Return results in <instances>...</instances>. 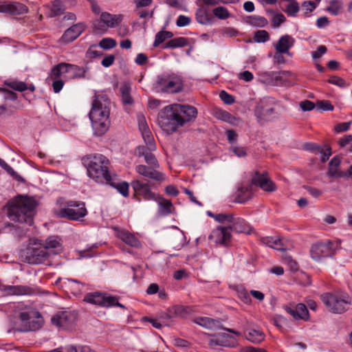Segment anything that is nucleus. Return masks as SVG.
<instances>
[{
	"mask_svg": "<svg viewBox=\"0 0 352 352\" xmlns=\"http://www.w3.org/2000/svg\"><path fill=\"white\" fill-rule=\"evenodd\" d=\"M244 334L246 339L253 343H260L265 339V334L261 330L246 329Z\"/></svg>",
	"mask_w": 352,
	"mask_h": 352,
	"instance_id": "obj_31",
	"label": "nucleus"
},
{
	"mask_svg": "<svg viewBox=\"0 0 352 352\" xmlns=\"http://www.w3.org/2000/svg\"><path fill=\"white\" fill-rule=\"evenodd\" d=\"M4 85L15 91L20 92L24 91L28 89V85L25 82L22 81L6 80Z\"/></svg>",
	"mask_w": 352,
	"mask_h": 352,
	"instance_id": "obj_38",
	"label": "nucleus"
},
{
	"mask_svg": "<svg viewBox=\"0 0 352 352\" xmlns=\"http://www.w3.org/2000/svg\"><path fill=\"white\" fill-rule=\"evenodd\" d=\"M247 22L252 25L263 28L267 24V20L260 16H250L247 18Z\"/></svg>",
	"mask_w": 352,
	"mask_h": 352,
	"instance_id": "obj_41",
	"label": "nucleus"
},
{
	"mask_svg": "<svg viewBox=\"0 0 352 352\" xmlns=\"http://www.w3.org/2000/svg\"><path fill=\"white\" fill-rule=\"evenodd\" d=\"M0 291L4 295H32L34 290L28 286L23 285H6L0 281Z\"/></svg>",
	"mask_w": 352,
	"mask_h": 352,
	"instance_id": "obj_17",
	"label": "nucleus"
},
{
	"mask_svg": "<svg viewBox=\"0 0 352 352\" xmlns=\"http://www.w3.org/2000/svg\"><path fill=\"white\" fill-rule=\"evenodd\" d=\"M351 121L347 122L339 123L335 126V131L337 133L344 132L349 130L350 125L351 124Z\"/></svg>",
	"mask_w": 352,
	"mask_h": 352,
	"instance_id": "obj_58",
	"label": "nucleus"
},
{
	"mask_svg": "<svg viewBox=\"0 0 352 352\" xmlns=\"http://www.w3.org/2000/svg\"><path fill=\"white\" fill-rule=\"evenodd\" d=\"M327 49L326 46L320 45L317 48V50L311 52L312 58L314 60L319 59L320 58H321V56L322 55H324L327 52Z\"/></svg>",
	"mask_w": 352,
	"mask_h": 352,
	"instance_id": "obj_51",
	"label": "nucleus"
},
{
	"mask_svg": "<svg viewBox=\"0 0 352 352\" xmlns=\"http://www.w3.org/2000/svg\"><path fill=\"white\" fill-rule=\"evenodd\" d=\"M118 237L125 243L132 247H138L140 245V241L137 239V238L126 230H120L118 232Z\"/></svg>",
	"mask_w": 352,
	"mask_h": 352,
	"instance_id": "obj_32",
	"label": "nucleus"
},
{
	"mask_svg": "<svg viewBox=\"0 0 352 352\" xmlns=\"http://www.w3.org/2000/svg\"><path fill=\"white\" fill-rule=\"evenodd\" d=\"M88 175L97 183L103 184L109 181V160L102 154L90 155L87 157Z\"/></svg>",
	"mask_w": 352,
	"mask_h": 352,
	"instance_id": "obj_5",
	"label": "nucleus"
},
{
	"mask_svg": "<svg viewBox=\"0 0 352 352\" xmlns=\"http://www.w3.org/2000/svg\"><path fill=\"white\" fill-rule=\"evenodd\" d=\"M303 188L308 191V192L311 195L314 197H318L321 195L322 192L320 190L309 186H304Z\"/></svg>",
	"mask_w": 352,
	"mask_h": 352,
	"instance_id": "obj_63",
	"label": "nucleus"
},
{
	"mask_svg": "<svg viewBox=\"0 0 352 352\" xmlns=\"http://www.w3.org/2000/svg\"><path fill=\"white\" fill-rule=\"evenodd\" d=\"M213 15L219 19L226 20L230 17L231 14L228 10L223 6H218L212 10Z\"/></svg>",
	"mask_w": 352,
	"mask_h": 352,
	"instance_id": "obj_40",
	"label": "nucleus"
},
{
	"mask_svg": "<svg viewBox=\"0 0 352 352\" xmlns=\"http://www.w3.org/2000/svg\"><path fill=\"white\" fill-rule=\"evenodd\" d=\"M68 72H72L73 78H87V73L88 72L87 67H80L75 65L67 63Z\"/></svg>",
	"mask_w": 352,
	"mask_h": 352,
	"instance_id": "obj_35",
	"label": "nucleus"
},
{
	"mask_svg": "<svg viewBox=\"0 0 352 352\" xmlns=\"http://www.w3.org/2000/svg\"><path fill=\"white\" fill-rule=\"evenodd\" d=\"M219 97L227 104H232L234 102V98L225 91L220 92Z\"/></svg>",
	"mask_w": 352,
	"mask_h": 352,
	"instance_id": "obj_53",
	"label": "nucleus"
},
{
	"mask_svg": "<svg viewBox=\"0 0 352 352\" xmlns=\"http://www.w3.org/2000/svg\"><path fill=\"white\" fill-rule=\"evenodd\" d=\"M122 18L123 16L122 14H111L107 12H104L100 14V19L109 28H113L119 24L122 21Z\"/></svg>",
	"mask_w": 352,
	"mask_h": 352,
	"instance_id": "obj_29",
	"label": "nucleus"
},
{
	"mask_svg": "<svg viewBox=\"0 0 352 352\" xmlns=\"http://www.w3.org/2000/svg\"><path fill=\"white\" fill-rule=\"evenodd\" d=\"M166 40L165 36L164 35V31L158 32L155 37V41L153 43L154 47H157L160 44L162 43Z\"/></svg>",
	"mask_w": 352,
	"mask_h": 352,
	"instance_id": "obj_60",
	"label": "nucleus"
},
{
	"mask_svg": "<svg viewBox=\"0 0 352 352\" xmlns=\"http://www.w3.org/2000/svg\"><path fill=\"white\" fill-rule=\"evenodd\" d=\"M83 301L102 307L113 306L126 309V307L118 302V297L111 296L107 293L94 292L85 295Z\"/></svg>",
	"mask_w": 352,
	"mask_h": 352,
	"instance_id": "obj_8",
	"label": "nucleus"
},
{
	"mask_svg": "<svg viewBox=\"0 0 352 352\" xmlns=\"http://www.w3.org/2000/svg\"><path fill=\"white\" fill-rule=\"evenodd\" d=\"M191 22V19L187 16L179 15L177 19L176 25L178 27H184L188 25Z\"/></svg>",
	"mask_w": 352,
	"mask_h": 352,
	"instance_id": "obj_55",
	"label": "nucleus"
},
{
	"mask_svg": "<svg viewBox=\"0 0 352 352\" xmlns=\"http://www.w3.org/2000/svg\"><path fill=\"white\" fill-rule=\"evenodd\" d=\"M65 73H68L67 63H60L52 69L50 76L52 78L58 79Z\"/></svg>",
	"mask_w": 352,
	"mask_h": 352,
	"instance_id": "obj_36",
	"label": "nucleus"
},
{
	"mask_svg": "<svg viewBox=\"0 0 352 352\" xmlns=\"http://www.w3.org/2000/svg\"><path fill=\"white\" fill-rule=\"evenodd\" d=\"M233 217L232 214L220 213L214 216V219L221 223H228L230 224L231 221H233Z\"/></svg>",
	"mask_w": 352,
	"mask_h": 352,
	"instance_id": "obj_46",
	"label": "nucleus"
},
{
	"mask_svg": "<svg viewBox=\"0 0 352 352\" xmlns=\"http://www.w3.org/2000/svg\"><path fill=\"white\" fill-rule=\"evenodd\" d=\"M47 256L48 253L43 247L28 248L21 252L23 260L34 265L43 263Z\"/></svg>",
	"mask_w": 352,
	"mask_h": 352,
	"instance_id": "obj_12",
	"label": "nucleus"
},
{
	"mask_svg": "<svg viewBox=\"0 0 352 352\" xmlns=\"http://www.w3.org/2000/svg\"><path fill=\"white\" fill-rule=\"evenodd\" d=\"M341 164V160L338 156L333 157L329 163L327 175L333 178H341L346 176L344 172L339 170L338 168Z\"/></svg>",
	"mask_w": 352,
	"mask_h": 352,
	"instance_id": "obj_25",
	"label": "nucleus"
},
{
	"mask_svg": "<svg viewBox=\"0 0 352 352\" xmlns=\"http://www.w3.org/2000/svg\"><path fill=\"white\" fill-rule=\"evenodd\" d=\"M328 82L331 84L336 85L340 87H344L346 86L345 80L343 78L338 77V76H332L328 80Z\"/></svg>",
	"mask_w": 352,
	"mask_h": 352,
	"instance_id": "obj_57",
	"label": "nucleus"
},
{
	"mask_svg": "<svg viewBox=\"0 0 352 352\" xmlns=\"http://www.w3.org/2000/svg\"><path fill=\"white\" fill-rule=\"evenodd\" d=\"M65 9V6L63 5L61 1L55 0L52 3L50 16L51 17H54L56 16L60 15L64 12Z\"/></svg>",
	"mask_w": 352,
	"mask_h": 352,
	"instance_id": "obj_39",
	"label": "nucleus"
},
{
	"mask_svg": "<svg viewBox=\"0 0 352 352\" xmlns=\"http://www.w3.org/2000/svg\"><path fill=\"white\" fill-rule=\"evenodd\" d=\"M189 42L188 39L185 37H177L170 39L168 42L165 43L163 48H177V47H182L188 45Z\"/></svg>",
	"mask_w": 352,
	"mask_h": 352,
	"instance_id": "obj_33",
	"label": "nucleus"
},
{
	"mask_svg": "<svg viewBox=\"0 0 352 352\" xmlns=\"http://www.w3.org/2000/svg\"><path fill=\"white\" fill-rule=\"evenodd\" d=\"M232 234L228 226H218L214 229L208 236V239L223 246H228L231 241Z\"/></svg>",
	"mask_w": 352,
	"mask_h": 352,
	"instance_id": "obj_13",
	"label": "nucleus"
},
{
	"mask_svg": "<svg viewBox=\"0 0 352 352\" xmlns=\"http://www.w3.org/2000/svg\"><path fill=\"white\" fill-rule=\"evenodd\" d=\"M230 151L239 157H245L247 155L245 148L242 146H232Z\"/></svg>",
	"mask_w": 352,
	"mask_h": 352,
	"instance_id": "obj_59",
	"label": "nucleus"
},
{
	"mask_svg": "<svg viewBox=\"0 0 352 352\" xmlns=\"http://www.w3.org/2000/svg\"><path fill=\"white\" fill-rule=\"evenodd\" d=\"M277 103L278 101L273 97L263 98L255 107V116L259 121L270 120L275 113L274 105Z\"/></svg>",
	"mask_w": 352,
	"mask_h": 352,
	"instance_id": "obj_11",
	"label": "nucleus"
},
{
	"mask_svg": "<svg viewBox=\"0 0 352 352\" xmlns=\"http://www.w3.org/2000/svg\"><path fill=\"white\" fill-rule=\"evenodd\" d=\"M196 322L201 327L213 330L221 329L222 327L219 320L206 317L197 318Z\"/></svg>",
	"mask_w": 352,
	"mask_h": 352,
	"instance_id": "obj_30",
	"label": "nucleus"
},
{
	"mask_svg": "<svg viewBox=\"0 0 352 352\" xmlns=\"http://www.w3.org/2000/svg\"><path fill=\"white\" fill-rule=\"evenodd\" d=\"M155 201L158 203V213L160 215L167 216L172 212L173 204L170 200L157 195Z\"/></svg>",
	"mask_w": 352,
	"mask_h": 352,
	"instance_id": "obj_28",
	"label": "nucleus"
},
{
	"mask_svg": "<svg viewBox=\"0 0 352 352\" xmlns=\"http://www.w3.org/2000/svg\"><path fill=\"white\" fill-rule=\"evenodd\" d=\"M85 25L78 23L67 29L63 34L61 39L65 43H70L76 39L85 30Z\"/></svg>",
	"mask_w": 352,
	"mask_h": 352,
	"instance_id": "obj_21",
	"label": "nucleus"
},
{
	"mask_svg": "<svg viewBox=\"0 0 352 352\" xmlns=\"http://www.w3.org/2000/svg\"><path fill=\"white\" fill-rule=\"evenodd\" d=\"M318 109L322 111H333L334 107L329 100H319L316 103Z\"/></svg>",
	"mask_w": 352,
	"mask_h": 352,
	"instance_id": "obj_49",
	"label": "nucleus"
},
{
	"mask_svg": "<svg viewBox=\"0 0 352 352\" xmlns=\"http://www.w3.org/2000/svg\"><path fill=\"white\" fill-rule=\"evenodd\" d=\"M230 232L232 230L236 233H250V228L245 221L241 218L233 217V221L228 226Z\"/></svg>",
	"mask_w": 352,
	"mask_h": 352,
	"instance_id": "obj_26",
	"label": "nucleus"
},
{
	"mask_svg": "<svg viewBox=\"0 0 352 352\" xmlns=\"http://www.w3.org/2000/svg\"><path fill=\"white\" fill-rule=\"evenodd\" d=\"M19 318L22 321L20 331H31L38 330L43 324L41 314L34 309L22 311L19 314Z\"/></svg>",
	"mask_w": 352,
	"mask_h": 352,
	"instance_id": "obj_10",
	"label": "nucleus"
},
{
	"mask_svg": "<svg viewBox=\"0 0 352 352\" xmlns=\"http://www.w3.org/2000/svg\"><path fill=\"white\" fill-rule=\"evenodd\" d=\"M87 214V210L84 202L68 201L65 203V207L60 209L58 216L61 218H66L72 221H78L85 217Z\"/></svg>",
	"mask_w": 352,
	"mask_h": 352,
	"instance_id": "obj_9",
	"label": "nucleus"
},
{
	"mask_svg": "<svg viewBox=\"0 0 352 352\" xmlns=\"http://www.w3.org/2000/svg\"><path fill=\"white\" fill-rule=\"evenodd\" d=\"M320 299L329 311L338 314L345 312L351 303L349 296L332 293L321 295Z\"/></svg>",
	"mask_w": 352,
	"mask_h": 352,
	"instance_id": "obj_7",
	"label": "nucleus"
},
{
	"mask_svg": "<svg viewBox=\"0 0 352 352\" xmlns=\"http://www.w3.org/2000/svg\"><path fill=\"white\" fill-rule=\"evenodd\" d=\"M333 243L328 242L327 243H318L311 246L310 254L311 256L315 261H320L322 257L330 256L332 254Z\"/></svg>",
	"mask_w": 352,
	"mask_h": 352,
	"instance_id": "obj_15",
	"label": "nucleus"
},
{
	"mask_svg": "<svg viewBox=\"0 0 352 352\" xmlns=\"http://www.w3.org/2000/svg\"><path fill=\"white\" fill-rule=\"evenodd\" d=\"M6 12L12 14H21L28 12V8L22 3H16L6 5Z\"/></svg>",
	"mask_w": 352,
	"mask_h": 352,
	"instance_id": "obj_37",
	"label": "nucleus"
},
{
	"mask_svg": "<svg viewBox=\"0 0 352 352\" xmlns=\"http://www.w3.org/2000/svg\"><path fill=\"white\" fill-rule=\"evenodd\" d=\"M261 188L263 190L267 192H274L276 190L275 184L268 177L267 173H260L255 172L252 177L251 182L246 186H241L238 188L235 201L243 204L252 198L253 186Z\"/></svg>",
	"mask_w": 352,
	"mask_h": 352,
	"instance_id": "obj_3",
	"label": "nucleus"
},
{
	"mask_svg": "<svg viewBox=\"0 0 352 352\" xmlns=\"http://www.w3.org/2000/svg\"><path fill=\"white\" fill-rule=\"evenodd\" d=\"M110 106V99L106 94L95 91L89 116L94 133L97 136L104 134L109 129Z\"/></svg>",
	"mask_w": 352,
	"mask_h": 352,
	"instance_id": "obj_1",
	"label": "nucleus"
},
{
	"mask_svg": "<svg viewBox=\"0 0 352 352\" xmlns=\"http://www.w3.org/2000/svg\"><path fill=\"white\" fill-rule=\"evenodd\" d=\"M116 45V40L111 38H102L100 43L99 46L104 50H110Z\"/></svg>",
	"mask_w": 352,
	"mask_h": 352,
	"instance_id": "obj_45",
	"label": "nucleus"
},
{
	"mask_svg": "<svg viewBox=\"0 0 352 352\" xmlns=\"http://www.w3.org/2000/svg\"><path fill=\"white\" fill-rule=\"evenodd\" d=\"M254 39L257 43H265L270 39V36L266 30H258L254 33Z\"/></svg>",
	"mask_w": 352,
	"mask_h": 352,
	"instance_id": "obj_44",
	"label": "nucleus"
},
{
	"mask_svg": "<svg viewBox=\"0 0 352 352\" xmlns=\"http://www.w3.org/2000/svg\"><path fill=\"white\" fill-rule=\"evenodd\" d=\"M296 43L295 38L291 35L285 34L281 36L277 43L274 45L276 51L279 54H285L289 56H292V54L289 52V49L292 48Z\"/></svg>",
	"mask_w": 352,
	"mask_h": 352,
	"instance_id": "obj_18",
	"label": "nucleus"
},
{
	"mask_svg": "<svg viewBox=\"0 0 352 352\" xmlns=\"http://www.w3.org/2000/svg\"><path fill=\"white\" fill-rule=\"evenodd\" d=\"M43 248H45V251L50 250L54 254H57L63 251L61 240L58 236L47 237Z\"/></svg>",
	"mask_w": 352,
	"mask_h": 352,
	"instance_id": "obj_24",
	"label": "nucleus"
},
{
	"mask_svg": "<svg viewBox=\"0 0 352 352\" xmlns=\"http://www.w3.org/2000/svg\"><path fill=\"white\" fill-rule=\"evenodd\" d=\"M122 94V100L125 104H131L133 102V100L131 96L130 91L131 88L129 85L124 84L120 88Z\"/></svg>",
	"mask_w": 352,
	"mask_h": 352,
	"instance_id": "obj_42",
	"label": "nucleus"
},
{
	"mask_svg": "<svg viewBox=\"0 0 352 352\" xmlns=\"http://www.w3.org/2000/svg\"><path fill=\"white\" fill-rule=\"evenodd\" d=\"M51 321L56 327L69 329L73 323L74 318L71 314L63 311L54 315L52 318Z\"/></svg>",
	"mask_w": 352,
	"mask_h": 352,
	"instance_id": "obj_22",
	"label": "nucleus"
},
{
	"mask_svg": "<svg viewBox=\"0 0 352 352\" xmlns=\"http://www.w3.org/2000/svg\"><path fill=\"white\" fill-rule=\"evenodd\" d=\"M286 21L285 16L282 13H276L273 15L272 26L274 28H278L281 23Z\"/></svg>",
	"mask_w": 352,
	"mask_h": 352,
	"instance_id": "obj_47",
	"label": "nucleus"
},
{
	"mask_svg": "<svg viewBox=\"0 0 352 352\" xmlns=\"http://www.w3.org/2000/svg\"><path fill=\"white\" fill-rule=\"evenodd\" d=\"M254 78V76L252 72L250 71H244L239 74V78L241 80H243L245 82L251 81Z\"/></svg>",
	"mask_w": 352,
	"mask_h": 352,
	"instance_id": "obj_62",
	"label": "nucleus"
},
{
	"mask_svg": "<svg viewBox=\"0 0 352 352\" xmlns=\"http://www.w3.org/2000/svg\"><path fill=\"white\" fill-rule=\"evenodd\" d=\"M158 168L153 166H146L145 165H138L135 167L138 173L146 177L151 178L157 182H163L165 180L164 175L158 171Z\"/></svg>",
	"mask_w": 352,
	"mask_h": 352,
	"instance_id": "obj_20",
	"label": "nucleus"
},
{
	"mask_svg": "<svg viewBox=\"0 0 352 352\" xmlns=\"http://www.w3.org/2000/svg\"><path fill=\"white\" fill-rule=\"evenodd\" d=\"M138 121L139 129L142 133V138L145 143L149 145V148L151 150H155V145L154 143L153 138L151 135V132L149 130L144 116L143 114H139L138 116Z\"/></svg>",
	"mask_w": 352,
	"mask_h": 352,
	"instance_id": "obj_19",
	"label": "nucleus"
},
{
	"mask_svg": "<svg viewBox=\"0 0 352 352\" xmlns=\"http://www.w3.org/2000/svg\"><path fill=\"white\" fill-rule=\"evenodd\" d=\"M0 91L4 93V99L14 101L17 99V94L6 88H0Z\"/></svg>",
	"mask_w": 352,
	"mask_h": 352,
	"instance_id": "obj_52",
	"label": "nucleus"
},
{
	"mask_svg": "<svg viewBox=\"0 0 352 352\" xmlns=\"http://www.w3.org/2000/svg\"><path fill=\"white\" fill-rule=\"evenodd\" d=\"M195 18L197 23L205 25L212 24L214 20L213 16L210 14L208 9L204 6H200L197 9Z\"/></svg>",
	"mask_w": 352,
	"mask_h": 352,
	"instance_id": "obj_27",
	"label": "nucleus"
},
{
	"mask_svg": "<svg viewBox=\"0 0 352 352\" xmlns=\"http://www.w3.org/2000/svg\"><path fill=\"white\" fill-rule=\"evenodd\" d=\"M93 28L100 32L103 33L107 30V25L100 19L99 20H96L93 23Z\"/></svg>",
	"mask_w": 352,
	"mask_h": 352,
	"instance_id": "obj_54",
	"label": "nucleus"
},
{
	"mask_svg": "<svg viewBox=\"0 0 352 352\" xmlns=\"http://www.w3.org/2000/svg\"><path fill=\"white\" fill-rule=\"evenodd\" d=\"M36 201L32 197L19 195L8 203V216L11 221L32 225Z\"/></svg>",
	"mask_w": 352,
	"mask_h": 352,
	"instance_id": "obj_2",
	"label": "nucleus"
},
{
	"mask_svg": "<svg viewBox=\"0 0 352 352\" xmlns=\"http://www.w3.org/2000/svg\"><path fill=\"white\" fill-rule=\"evenodd\" d=\"M343 8V3L338 0H333L330 1V5L327 8V11L331 12L332 14L338 15Z\"/></svg>",
	"mask_w": 352,
	"mask_h": 352,
	"instance_id": "obj_43",
	"label": "nucleus"
},
{
	"mask_svg": "<svg viewBox=\"0 0 352 352\" xmlns=\"http://www.w3.org/2000/svg\"><path fill=\"white\" fill-rule=\"evenodd\" d=\"M219 116L222 120L228 122H230V123L232 122L233 120H235L234 117H233L230 113H228L226 111H221Z\"/></svg>",
	"mask_w": 352,
	"mask_h": 352,
	"instance_id": "obj_64",
	"label": "nucleus"
},
{
	"mask_svg": "<svg viewBox=\"0 0 352 352\" xmlns=\"http://www.w3.org/2000/svg\"><path fill=\"white\" fill-rule=\"evenodd\" d=\"M131 186L135 196H140L146 201L157 200V195L151 191L148 183L135 180L131 182Z\"/></svg>",
	"mask_w": 352,
	"mask_h": 352,
	"instance_id": "obj_14",
	"label": "nucleus"
},
{
	"mask_svg": "<svg viewBox=\"0 0 352 352\" xmlns=\"http://www.w3.org/2000/svg\"><path fill=\"white\" fill-rule=\"evenodd\" d=\"M144 157L145 162L148 166H153V167L155 168H160V164L156 157L151 151H149Z\"/></svg>",
	"mask_w": 352,
	"mask_h": 352,
	"instance_id": "obj_48",
	"label": "nucleus"
},
{
	"mask_svg": "<svg viewBox=\"0 0 352 352\" xmlns=\"http://www.w3.org/2000/svg\"><path fill=\"white\" fill-rule=\"evenodd\" d=\"M285 310L290 314L295 320H308L309 319V311L302 303L296 305L291 304L290 305L284 306Z\"/></svg>",
	"mask_w": 352,
	"mask_h": 352,
	"instance_id": "obj_16",
	"label": "nucleus"
},
{
	"mask_svg": "<svg viewBox=\"0 0 352 352\" xmlns=\"http://www.w3.org/2000/svg\"><path fill=\"white\" fill-rule=\"evenodd\" d=\"M178 110L182 119L184 120V124L187 122L194 121L197 116V109L191 105L177 104Z\"/></svg>",
	"mask_w": 352,
	"mask_h": 352,
	"instance_id": "obj_23",
	"label": "nucleus"
},
{
	"mask_svg": "<svg viewBox=\"0 0 352 352\" xmlns=\"http://www.w3.org/2000/svg\"><path fill=\"white\" fill-rule=\"evenodd\" d=\"M105 183L116 188L124 197H126L129 196V184L127 182H123L117 184L113 182V178L110 176L109 181H106Z\"/></svg>",
	"mask_w": 352,
	"mask_h": 352,
	"instance_id": "obj_34",
	"label": "nucleus"
},
{
	"mask_svg": "<svg viewBox=\"0 0 352 352\" xmlns=\"http://www.w3.org/2000/svg\"><path fill=\"white\" fill-rule=\"evenodd\" d=\"M114 60L115 56L113 54H110L103 58L101 64L104 67H109L113 63Z\"/></svg>",
	"mask_w": 352,
	"mask_h": 352,
	"instance_id": "obj_61",
	"label": "nucleus"
},
{
	"mask_svg": "<svg viewBox=\"0 0 352 352\" xmlns=\"http://www.w3.org/2000/svg\"><path fill=\"white\" fill-rule=\"evenodd\" d=\"M177 108V103L172 104L163 108L158 113V124L167 133H173L184 126V120Z\"/></svg>",
	"mask_w": 352,
	"mask_h": 352,
	"instance_id": "obj_4",
	"label": "nucleus"
},
{
	"mask_svg": "<svg viewBox=\"0 0 352 352\" xmlns=\"http://www.w3.org/2000/svg\"><path fill=\"white\" fill-rule=\"evenodd\" d=\"M153 87L157 93L171 94L182 91L184 84L177 74L163 73L157 76Z\"/></svg>",
	"mask_w": 352,
	"mask_h": 352,
	"instance_id": "obj_6",
	"label": "nucleus"
},
{
	"mask_svg": "<svg viewBox=\"0 0 352 352\" xmlns=\"http://www.w3.org/2000/svg\"><path fill=\"white\" fill-rule=\"evenodd\" d=\"M299 106L302 111H308L313 110L315 108L316 104L312 101L305 100L300 102Z\"/></svg>",
	"mask_w": 352,
	"mask_h": 352,
	"instance_id": "obj_50",
	"label": "nucleus"
},
{
	"mask_svg": "<svg viewBox=\"0 0 352 352\" xmlns=\"http://www.w3.org/2000/svg\"><path fill=\"white\" fill-rule=\"evenodd\" d=\"M152 150L150 149L149 145L146 144V146H139L135 148V155L138 157H144L149 151Z\"/></svg>",
	"mask_w": 352,
	"mask_h": 352,
	"instance_id": "obj_56",
	"label": "nucleus"
}]
</instances>
